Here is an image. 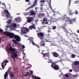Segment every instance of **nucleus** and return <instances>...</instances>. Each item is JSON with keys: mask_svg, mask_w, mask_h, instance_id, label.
<instances>
[{"mask_svg": "<svg viewBox=\"0 0 79 79\" xmlns=\"http://www.w3.org/2000/svg\"><path fill=\"white\" fill-rule=\"evenodd\" d=\"M4 34L6 35V36L7 37H9L10 39H13V37L15 38V35L14 33L10 32H8L7 31H5L4 32Z\"/></svg>", "mask_w": 79, "mask_h": 79, "instance_id": "nucleus-1", "label": "nucleus"}, {"mask_svg": "<svg viewBox=\"0 0 79 79\" xmlns=\"http://www.w3.org/2000/svg\"><path fill=\"white\" fill-rule=\"evenodd\" d=\"M65 32L67 33V35L68 38L69 39V38H73L74 37V35H76V33H70L69 32H68V31L67 30L65 31Z\"/></svg>", "mask_w": 79, "mask_h": 79, "instance_id": "nucleus-2", "label": "nucleus"}, {"mask_svg": "<svg viewBox=\"0 0 79 79\" xmlns=\"http://www.w3.org/2000/svg\"><path fill=\"white\" fill-rule=\"evenodd\" d=\"M51 66L52 69L56 71L60 70V66L58 65H51Z\"/></svg>", "mask_w": 79, "mask_h": 79, "instance_id": "nucleus-3", "label": "nucleus"}, {"mask_svg": "<svg viewBox=\"0 0 79 79\" xmlns=\"http://www.w3.org/2000/svg\"><path fill=\"white\" fill-rule=\"evenodd\" d=\"M76 18L75 19H68V20H66V21H68L69 23L70 24H72L73 22H75V21L76 20Z\"/></svg>", "mask_w": 79, "mask_h": 79, "instance_id": "nucleus-4", "label": "nucleus"}, {"mask_svg": "<svg viewBox=\"0 0 79 79\" xmlns=\"http://www.w3.org/2000/svg\"><path fill=\"white\" fill-rule=\"evenodd\" d=\"M4 14H6V16H7V18H8L10 16V13L8 12V10H5L4 11Z\"/></svg>", "mask_w": 79, "mask_h": 79, "instance_id": "nucleus-5", "label": "nucleus"}, {"mask_svg": "<svg viewBox=\"0 0 79 79\" xmlns=\"http://www.w3.org/2000/svg\"><path fill=\"white\" fill-rule=\"evenodd\" d=\"M14 39H16V41H17L18 42H21V38L18 35H15L14 37Z\"/></svg>", "mask_w": 79, "mask_h": 79, "instance_id": "nucleus-6", "label": "nucleus"}, {"mask_svg": "<svg viewBox=\"0 0 79 79\" xmlns=\"http://www.w3.org/2000/svg\"><path fill=\"white\" fill-rule=\"evenodd\" d=\"M27 19H28L27 20V21L28 23H31L32 21H34V19H33V17H29L27 18Z\"/></svg>", "mask_w": 79, "mask_h": 79, "instance_id": "nucleus-7", "label": "nucleus"}, {"mask_svg": "<svg viewBox=\"0 0 79 79\" xmlns=\"http://www.w3.org/2000/svg\"><path fill=\"white\" fill-rule=\"evenodd\" d=\"M53 55V56L56 58H58L59 56V54L56 52H53L52 53Z\"/></svg>", "mask_w": 79, "mask_h": 79, "instance_id": "nucleus-8", "label": "nucleus"}, {"mask_svg": "<svg viewBox=\"0 0 79 79\" xmlns=\"http://www.w3.org/2000/svg\"><path fill=\"white\" fill-rule=\"evenodd\" d=\"M15 51H12L13 52H12V55H13V56L14 57H15V58H16V59H18L17 58L18 56V55L15 52Z\"/></svg>", "mask_w": 79, "mask_h": 79, "instance_id": "nucleus-9", "label": "nucleus"}, {"mask_svg": "<svg viewBox=\"0 0 79 79\" xmlns=\"http://www.w3.org/2000/svg\"><path fill=\"white\" fill-rule=\"evenodd\" d=\"M37 35L39 38H41V37H44V33L42 32H40L37 33Z\"/></svg>", "mask_w": 79, "mask_h": 79, "instance_id": "nucleus-10", "label": "nucleus"}, {"mask_svg": "<svg viewBox=\"0 0 79 79\" xmlns=\"http://www.w3.org/2000/svg\"><path fill=\"white\" fill-rule=\"evenodd\" d=\"M9 46L10 48L8 49L10 50V52H14V51H15V49H13V48L12 46H11V44H9Z\"/></svg>", "mask_w": 79, "mask_h": 79, "instance_id": "nucleus-11", "label": "nucleus"}, {"mask_svg": "<svg viewBox=\"0 0 79 79\" xmlns=\"http://www.w3.org/2000/svg\"><path fill=\"white\" fill-rule=\"evenodd\" d=\"M46 40H50L51 39H52V38L50 37V34L48 35L47 36H46Z\"/></svg>", "mask_w": 79, "mask_h": 79, "instance_id": "nucleus-12", "label": "nucleus"}, {"mask_svg": "<svg viewBox=\"0 0 79 79\" xmlns=\"http://www.w3.org/2000/svg\"><path fill=\"white\" fill-rule=\"evenodd\" d=\"M29 29L30 30H32V29H36V28H35V25H33L29 27Z\"/></svg>", "mask_w": 79, "mask_h": 79, "instance_id": "nucleus-13", "label": "nucleus"}, {"mask_svg": "<svg viewBox=\"0 0 79 79\" xmlns=\"http://www.w3.org/2000/svg\"><path fill=\"white\" fill-rule=\"evenodd\" d=\"M69 18H68L67 16H66V15H64L63 16V19L64 20H68Z\"/></svg>", "mask_w": 79, "mask_h": 79, "instance_id": "nucleus-14", "label": "nucleus"}, {"mask_svg": "<svg viewBox=\"0 0 79 79\" xmlns=\"http://www.w3.org/2000/svg\"><path fill=\"white\" fill-rule=\"evenodd\" d=\"M30 13L31 16H34L35 15V12H34V11L31 10L30 11Z\"/></svg>", "mask_w": 79, "mask_h": 79, "instance_id": "nucleus-15", "label": "nucleus"}, {"mask_svg": "<svg viewBox=\"0 0 79 79\" xmlns=\"http://www.w3.org/2000/svg\"><path fill=\"white\" fill-rule=\"evenodd\" d=\"M21 21V19L19 18H15V21L17 22H19Z\"/></svg>", "mask_w": 79, "mask_h": 79, "instance_id": "nucleus-16", "label": "nucleus"}, {"mask_svg": "<svg viewBox=\"0 0 79 79\" xmlns=\"http://www.w3.org/2000/svg\"><path fill=\"white\" fill-rule=\"evenodd\" d=\"M58 63V61H56L55 62H52V64L51 65H57V64H56V63Z\"/></svg>", "mask_w": 79, "mask_h": 79, "instance_id": "nucleus-17", "label": "nucleus"}, {"mask_svg": "<svg viewBox=\"0 0 79 79\" xmlns=\"http://www.w3.org/2000/svg\"><path fill=\"white\" fill-rule=\"evenodd\" d=\"M24 29H22L21 30V32H22V33H23V34H25V33H26V31H25V30H24Z\"/></svg>", "mask_w": 79, "mask_h": 79, "instance_id": "nucleus-18", "label": "nucleus"}, {"mask_svg": "<svg viewBox=\"0 0 79 79\" xmlns=\"http://www.w3.org/2000/svg\"><path fill=\"white\" fill-rule=\"evenodd\" d=\"M79 61H76L74 62V65H75V66H77V65L78 64H79Z\"/></svg>", "mask_w": 79, "mask_h": 79, "instance_id": "nucleus-19", "label": "nucleus"}, {"mask_svg": "<svg viewBox=\"0 0 79 79\" xmlns=\"http://www.w3.org/2000/svg\"><path fill=\"white\" fill-rule=\"evenodd\" d=\"M11 20L10 19L8 20V21L6 22V23H7L8 25H9L11 23Z\"/></svg>", "mask_w": 79, "mask_h": 79, "instance_id": "nucleus-20", "label": "nucleus"}, {"mask_svg": "<svg viewBox=\"0 0 79 79\" xmlns=\"http://www.w3.org/2000/svg\"><path fill=\"white\" fill-rule=\"evenodd\" d=\"M10 77H11V78H12L13 76H14V77H15L14 76V73H12L10 74Z\"/></svg>", "mask_w": 79, "mask_h": 79, "instance_id": "nucleus-21", "label": "nucleus"}, {"mask_svg": "<svg viewBox=\"0 0 79 79\" xmlns=\"http://www.w3.org/2000/svg\"><path fill=\"white\" fill-rule=\"evenodd\" d=\"M12 41L14 43V44H17V42H16V40H12Z\"/></svg>", "mask_w": 79, "mask_h": 79, "instance_id": "nucleus-22", "label": "nucleus"}, {"mask_svg": "<svg viewBox=\"0 0 79 79\" xmlns=\"http://www.w3.org/2000/svg\"><path fill=\"white\" fill-rule=\"evenodd\" d=\"M79 2V0L78 1H77L74 2V3H77V4H78V6H79V3L78 4V3Z\"/></svg>", "mask_w": 79, "mask_h": 79, "instance_id": "nucleus-23", "label": "nucleus"}, {"mask_svg": "<svg viewBox=\"0 0 79 79\" xmlns=\"http://www.w3.org/2000/svg\"><path fill=\"white\" fill-rule=\"evenodd\" d=\"M34 6H35V4H33L30 7V8H34Z\"/></svg>", "mask_w": 79, "mask_h": 79, "instance_id": "nucleus-24", "label": "nucleus"}, {"mask_svg": "<svg viewBox=\"0 0 79 79\" xmlns=\"http://www.w3.org/2000/svg\"><path fill=\"white\" fill-rule=\"evenodd\" d=\"M48 32H51V31H52V29L51 28H48Z\"/></svg>", "mask_w": 79, "mask_h": 79, "instance_id": "nucleus-25", "label": "nucleus"}, {"mask_svg": "<svg viewBox=\"0 0 79 79\" xmlns=\"http://www.w3.org/2000/svg\"><path fill=\"white\" fill-rule=\"evenodd\" d=\"M48 20L46 19L45 18H44V19H43V21H47Z\"/></svg>", "mask_w": 79, "mask_h": 79, "instance_id": "nucleus-26", "label": "nucleus"}, {"mask_svg": "<svg viewBox=\"0 0 79 79\" xmlns=\"http://www.w3.org/2000/svg\"><path fill=\"white\" fill-rule=\"evenodd\" d=\"M17 45H18L19 47H21V44L19 43H17Z\"/></svg>", "mask_w": 79, "mask_h": 79, "instance_id": "nucleus-27", "label": "nucleus"}, {"mask_svg": "<svg viewBox=\"0 0 79 79\" xmlns=\"http://www.w3.org/2000/svg\"><path fill=\"white\" fill-rule=\"evenodd\" d=\"M17 25L16 23H14L13 24V26L14 27H16Z\"/></svg>", "mask_w": 79, "mask_h": 79, "instance_id": "nucleus-28", "label": "nucleus"}, {"mask_svg": "<svg viewBox=\"0 0 79 79\" xmlns=\"http://www.w3.org/2000/svg\"><path fill=\"white\" fill-rule=\"evenodd\" d=\"M23 30H24L25 31H26L27 32H29V29H25V28H24V29H23Z\"/></svg>", "mask_w": 79, "mask_h": 79, "instance_id": "nucleus-29", "label": "nucleus"}, {"mask_svg": "<svg viewBox=\"0 0 79 79\" xmlns=\"http://www.w3.org/2000/svg\"><path fill=\"white\" fill-rule=\"evenodd\" d=\"M37 77L36 76H33V78L34 79H37Z\"/></svg>", "mask_w": 79, "mask_h": 79, "instance_id": "nucleus-30", "label": "nucleus"}, {"mask_svg": "<svg viewBox=\"0 0 79 79\" xmlns=\"http://www.w3.org/2000/svg\"><path fill=\"white\" fill-rule=\"evenodd\" d=\"M38 29L39 30H36L37 32H40V31H41V30H40V28H38Z\"/></svg>", "mask_w": 79, "mask_h": 79, "instance_id": "nucleus-31", "label": "nucleus"}, {"mask_svg": "<svg viewBox=\"0 0 79 79\" xmlns=\"http://www.w3.org/2000/svg\"><path fill=\"white\" fill-rule=\"evenodd\" d=\"M42 17H44L45 16V14L43 13H41Z\"/></svg>", "mask_w": 79, "mask_h": 79, "instance_id": "nucleus-32", "label": "nucleus"}, {"mask_svg": "<svg viewBox=\"0 0 79 79\" xmlns=\"http://www.w3.org/2000/svg\"><path fill=\"white\" fill-rule=\"evenodd\" d=\"M31 43L33 45H36V44H35V43H34V42L32 41V42H31Z\"/></svg>", "mask_w": 79, "mask_h": 79, "instance_id": "nucleus-33", "label": "nucleus"}, {"mask_svg": "<svg viewBox=\"0 0 79 79\" xmlns=\"http://www.w3.org/2000/svg\"><path fill=\"white\" fill-rule=\"evenodd\" d=\"M75 15H78V12H77V11L76 10L75 11Z\"/></svg>", "mask_w": 79, "mask_h": 79, "instance_id": "nucleus-34", "label": "nucleus"}, {"mask_svg": "<svg viewBox=\"0 0 79 79\" xmlns=\"http://www.w3.org/2000/svg\"><path fill=\"white\" fill-rule=\"evenodd\" d=\"M65 77H69V75L68 74H66L65 75Z\"/></svg>", "mask_w": 79, "mask_h": 79, "instance_id": "nucleus-35", "label": "nucleus"}, {"mask_svg": "<svg viewBox=\"0 0 79 79\" xmlns=\"http://www.w3.org/2000/svg\"><path fill=\"white\" fill-rule=\"evenodd\" d=\"M27 74H32L33 73V72H31L30 73H28V72H27Z\"/></svg>", "mask_w": 79, "mask_h": 79, "instance_id": "nucleus-36", "label": "nucleus"}, {"mask_svg": "<svg viewBox=\"0 0 79 79\" xmlns=\"http://www.w3.org/2000/svg\"><path fill=\"white\" fill-rule=\"evenodd\" d=\"M9 61H8V60H6L5 61V63H8Z\"/></svg>", "mask_w": 79, "mask_h": 79, "instance_id": "nucleus-37", "label": "nucleus"}, {"mask_svg": "<svg viewBox=\"0 0 79 79\" xmlns=\"http://www.w3.org/2000/svg\"><path fill=\"white\" fill-rule=\"evenodd\" d=\"M2 68H3V69H4L5 67H4V66H3V65L2 64Z\"/></svg>", "mask_w": 79, "mask_h": 79, "instance_id": "nucleus-38", "label": "nucleus"}, {"mask_svg": "<svg viewBox=\"0 0 79 79\" xmlns=\"http://www.w3.org/2000/svg\"><path fill=\"white\" fill-rule=\"evenodd\" d=\"M69 15H72V16L73 15V13H71V12H70V13L69 14Z\"/></svg>", "mask_w": 79, "mask_h": 79, "instance_id": "nucleus-39", "label": "nucleus"}, {"mask_svg": "<svg viewBox=\"0 0 79 79\" xmlns=\"http://www.w3.org/2000/svg\"><path fill=\"white\" fill-rule=\"evenodd\" d=\"M50 21H51V23H52V22H54V21H53V19H51V20H50Z\"/></svg>", "mask_w": 79, "mask_h": 79, "instance_id": "nucleus-40", "label": "nucleus"}, {"mask_svg": "<svg viewBox=\"0 0 79 79\" xmlns=\"http://www.w3.org/2000/svg\"><path fill=\"white\" fill-rule=\"evenodd\" d=\"M56 27L55 26H54L53 27V29H55V28H56Z\"/></svg>", "mask_w": 79, "mask_h": 79, "instance_id": "nucleus-41", "label": "nucleus"}, {"mask_svg": "<svg viewBox=\"0 0 79 79\" xmlns=\"http://www.w3.org/2000/svg\"><path fill=\"white\" fill-rule=\"evenodd\" d=\"M3 32V30L0 29V33H2Z\"/></svg>", "mask_w": 79, "mask_h": 79, "instance_id": "nucleus-42", "label": "nucleus"}, {"mask_svg": "<svg viewBox=\"0 0 79 79\" xmlns=\"http://www.w3.org/2000/svg\"><path fill=\"white\" fill-rule=\"evenodd\" d=\"M22 47H23V48H25V46H24V45H22Z\"/></svg>", "mask_w": 79, "mask_h": 79, "instance_id": "nucleus-43", "label": "nucleus"}, {"mask_svg": "<svg viewBox=\"0 0 79 79\" xmlns=\"http://www.w3.org/2000/svg\"><path fill=\"white\" fill-rule=\"evenodd\" d=\"M38 0H35V3H36L37 2V1H38Z\"/></svg>", "mask_w": 79, "mask_h": 79, "instance_id": "nucleus-44", "label": "nucleus"}, {"mask_svg": "<svg viewBox=\"0 0 79 79\" xmlns=\"http://www.w3.org/2000/svg\"><path fill=\"white\" fill-rule=\"evenodd\" d=\"M73 77H77V75H73Z\"/></svg>", "mask_w": 79, "mask_h": 79, "instance_id": "nucleus-45", "label": "nucleus"}, {"mask_svg": "<svg viewBox=\"0 0 79 79\" xmlns=\"http://www.w3.org/2000/svg\"><path fill=\"white\" fill-rule=\"evenodd\" d=\"M44 1H45V0H42L41 1V3H44Z\"/></svg>", "mask_w": 79, "mask_h": 79, "instance_id": "nucleus-46", "label": "nucleus"}, {"mask_svg": "<svg viewBox=\"0 0 79 79\" xmlns=\"http://www.w3.org/2000/svg\"><path fill=\"white\" fill-rule=\"evenodd\" d=\"M46 55H47V54H43V56L44 57V56H46Z\"/></svg>", "mask_w": 79, "mask_h": 79, "instance_id": "nucleus-47", "label": "nucleus"}, {"mask_svg": "<svg viewBox=\"0 0 79 79\" xmlns=\"http://www.w3.org/2000/svg\"><path fill=\"white\" fill-rule=\"evenodd\" d=\"M45 44L43 43V44H42V45H41V46H45Z\"/></svg>", "mask_w": 79, "mask_h": 79, "instance_id": "nucleus-48", "label": "nucleus"}, {"mask_svg": "<svg viewBox=\"0 0 79 79\" xmlns=\"http://www.w3.org/2000/svg\"><path fill=\"white\" fill-rule=\"evenodd\" d=\"M72 56L73 58H74V56H75V55H73V54L72 55Z\"/></svg>", "mask_w": 79, "mask_h": 79, "instance_id": "nucleus-49", "label": "nucleus"}, {"mask_svg": "<svg viewBox=\"0 0 79 79\" xmlns=\"http://www.w3.org/2000/svg\"><path fill=\"white\" fill-rule=\"evenodd\" d=\"M40 10H43V7H40Z\"/></svg>", "mask_w": 79, "mask_h": 79, "instance_id": "nucleus-50", "label": "nucleus"}, {"mask_svg": "<svg viewBox=\"0 0 79 79\" xmlns=\"http://www.w3.org/2000/svg\"><path fill=\"white\" fill-rule=\"evenodd\" d=\"M25 1L26 2H29V0H25Z\"/></svg>", "mask_w": 79, "mask_h": 79, "instance_id": "nucleus-51", "label": "nucleus"}, {"mask_svg": "<svg viewBox=\"0 0 79 79\" xmlns=\"http://www.w3.org/2000/svg\"><path fill=\"white\" fill-rule=\"evenodd\" d=\"M50 61H50V62L48 61V62L49 63H52V62H53L52 61V60L51 59H50Z\"/></svg>", "mask_w": 79, "mask_h": 79, "instance_id": "nucleus-52", "label": "nucleus"}, {"mask_svg": "<svg viewBox=\"0 0 79 79\" xmlns=\"http://www.w3.org/2000/svg\"><path fill=\"white\" fill-rule=\"evenodd\" d=\"M69 72H72V71H73V70H72V69H70L69 70Z\"/></svg>", "mask_w": 79, "mask_h": 79, "instance_id": "nucleus-53", "label": "nucleus"}, {"mask_svg": "<svg viewBox=\"0 0 79 79\" xmlns=\"http://www.w3.org/2000/svg\"><path fill=\"white\" fill-rule=\"evenodd\" d=\"M36 46V47H38V48H39V45L36 44V45H35Z\"/></svg>", "mask_w": 79, "mask_h": 79, "instance_id": "nucleus-54", "label": "nucleus"}, {"mask_svg": "<svg viewBox=\"0 0 79 79\" xmlns=\"http://www.w3.org/2000/svg\"><path fill=\"white\" fill-rule=\"evenodd\" d=\"M30 7H28L26 9V10H29V9H30Z\"/></svg>", "mask_w": 79, "mask_h": 79, "instance_id": "nucleus-55", "label": "nucleus"}, {"mask_svg": "<svg viewBox=\"0 0 79 79\" xmlns=\"http://www.w3.org/2000/svg\"><path fill=\"white\" fill-rule=\"evenodd\" d=\"M69 5H70V3H71V0H69Z\"/></svg>", "mask_w": 79, "mask_h": 79, "instance_id": "nucleus-56", "label": "nucleus"}, {"mask_svg": "<svg viewBox=\"0 0 79 79\" xmlns=\"http://www.w3.org/2000/svg\"><path fill=\"white\" fill-rule=\"evenodd\" d=\"M37 79H41V78L39 77H38L37 78Z\"/></svg>", "mask_w": 79, "mask_h": 79, "instance_id": "nucleus-57", "label": "nucleus"}, {"mask_svg": "<svg viewBox=\"0 0 79 79\" xmlns=\"http://www.w3.org/2000/svg\"><path fill=\"white\" fill-rule=\"evenodd\" d=\"M9 72H10V73H11V74L12 73V72H11V71H10V70H9Z\"/></svg>", "mask_w": 79, "mask_h": 79, "instance_id": "nucleus-58", "label": "nucleus"}, {"mask_svg": "<svg viewBox=\"0 0 79 79\" xmlns=\"http://www.w3.org/2000/svg\"><path fill=\"white\" fill-rule=\"evenodd\" d=\"M44 22H44V21H43V22H42V23L43 24H44Z\"/></svg>", "mask_w": 79, "mask_h": 79, "instance_id": "nucleus-59", "label": "nucleus"}, {"mask_svg": "<svg viewBox=\"0 0 79 79\" xmlns=\"http://www.w3.org/2000/svg\"><path fill=\"white\" fill-rule=\"evenodd\" d=\"M48 23V22H46L45 23V24H47Z\"/></svg>", "mask_w": 79, "mask_h": 79, "instance_id": "nucleus-60", "label": "nucleus"}, {"mask_svg": "<svg viewBox=\"0 0 79 79\" xmlns=\"http://www.w3.org/2000/svg\"><path fill=\"white\" fill-rule=\"evenodd\" d=\"M40 6H41V7H42L43 6V5L41 4Z\"/></svg>", "mask_w": 79, "mask_h": 79, "instance_id": "nucleus-61", "label": "nucleus"}, {"mask_svg": "<svg viewBox=\"0 0 79 79\" xmlns=\"http://www.w3.org/2000/svg\"><path fill=\"white\" fill-rule=\"evenodd\" d=\"M13 60H14V62H16V60H15V59H14Z\"/></svg>", "mask_w": 79, "mask_h": 79, "instance_id": "nucleus-62", "label": "nucleus"}, {"mask_svg": "<svg viewBox=\"0 0 79 79\" xmlns=\"http://www.w3.org/2000/svg\"><path fill=\"white\" fill-rule=\"evenodd\" d=\"M77 32H78V33H79V30H77Z\"/></svg>", "mask_w": 79, "mask_h": 79, "instance_id": "nucleus-63", "label": "nucleus"}, {"mask_svg": "<svg viewBox=\"0 0 79 79\" xmlns=\"http://www.w3.org/2000/svg\"><path fill=\"white\" fill-rule=\"evenodd\" d=\"M12 58L13 60H14V59H15V58H14V57H13Z\"/></svg>", "mask_w": 79, "mask_h": 79, "instance_id": "nucleus-64", "label": "nucleus"}]
</instances>
